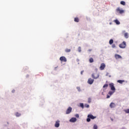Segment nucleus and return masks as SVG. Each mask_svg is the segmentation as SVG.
<instances>
[{
	"label": "nucleus",
	"mask_w": 129,
	"mask_h": 129,
	"mask_svg": "<svg viewBox=\"0 0 129 129\" xmlns=\"http://www.w3.org/2000/svg\"><path fill=\"white\" fill-rule=\"evenodd\" d=\"M116 12L117 14H120V15L124 13V10L120 9V8L118 7L116 9Z\"/></svg>",
	"instance_id": "obj_1"
},
{
	"label": "nucleus",
	"mask_w": 129,
	"mask_h": 129,
	"mask_svg": "<svg viewBox=\"0 0 129 129\" xmlns=\"http://www.w3.org/2000/svg\"><path fill=\"white\" fill-rule=\"evenodd\" d=\"M109 86L110 88H111V90H112V91H115V87H114V84L113 83H110L109 84Z\"/></svg>",
	"instance_id": "obj_2"
},
{
	"label": "nucleus",
	"mask_w": 129,
	"mask_h": 129,
	"mask_svg": "<svg viewBox=\"0 0 129 129\" xmlns=\"http://www.w3.org/2000/svg\"><path fill=\"white\" fill-rule=\"evenodd\" d=\"M92 77L94 79H97V78L99 77V75H98L97 73H93V74H92Z\"/></svg>",
	"instance_id": "obj_3"
},
{
	"label": "nucleus",
	"mask_w": 129,
	"mask_h": 129,
	"mask_svg": "<svg viewBox=\"0 0 129 129\" xmlns=\"http://www.w3.org/2000/svg\"><path fill=\"white\" fill-rule=\"evenodd\" d=\"M125 46H126L125 41H123L122 43L119 45V48H121L122 49L125 48Z\"/></svg>",
	"instance_id": "obj_4"
},
{
	"label": "nucleus",
	"mask_w": 129,
	"mask_h": 129,
	"mask_svg": "<svg viewBox=\"0 0 129 129\" xmlns=\"http://www.w3.org/2000/svg\"><path fill=\"white\" fill-rule=\"evenodd\" d=\"M59 60L61 62H67V59L66 58V57L65 56H61L59 58Z\"/></svg>",
	"instance_id": "obj_5"
},
{
	"label": "nucleus",
	"mask_w": 129,
	"mask_h": 129,
	"mask_svg": "<svg viewBox=\"0 0 129 129\" xmlns=\"http://www.w3.org/2000/svg\"><path fill=\"white\" fill-rule=\"evenodd\" d=\"M71 111H72V108L71 107H69L66 110V114H69V113H71Z\"/></svg>",
	"instance_id": "obj_6"
},
{
	"label": "nucleus",
	"mask_w": 129,
	"mask_h": 129,
	"mask_svg": "<svg viewBox=\"0 0 129 129\" xmlns=\"http://www.w3.org/2000/svg\"><path fill=\"white\" fill-rule=\"evenodd\" d=\"M93 82H94V79H92L91 78H89L88 79V84H90V85L93 84Z\"/></svg>",
	"instance_id": "obj_7"
},
{
	"label": "nucleus",
	"mask_w": 129,
	"mask_h": 129,
	"mask_svg": "<svg viewBox=\"0 0 129 129\" xmlns=\"http://www.w3.org/2000/svg\"><path fill=\"white\" fill-rule=\"evenodd\" d=\"M105 68V64L102 63H101L100 67V70H103Z\"/></svg>",
	"instance_id": "obj_8"
},
{
	"label": "nucleus",
	"mask_w": 129,
	"mask_h": 129,
	"mask_svg": "<svg viewBox=\"0 0 129 129\" xmlns=\"http://www.w3.org/2000/svg\"><path fill=\"white\" fill-rule=\"evenodd\" d=\"M88 117L91 118V119H94V118H96V116H94L92 114L88 115Z\"/></svg>",
	"instance_id": "obj_9"
},
{
	"label": "nucleus",
	"mask_w": 129,
	"mask_h": 129,
	"mask_svg": "<svg viewBox=\"0 0 129 129\" xmlns=\"http://www.w3.org/2000/svg\"><path fill=\"white\" fill-rule=\"evenodd\" d=\"M77 120V119L76 118L73 117L70 120V121L71 122H75Z\"/></svg>",
	"instance_id": "obj_10"
},
{
	"label": "nucleus",
	"mask_w": 129,
	"mask_h": 129,
	"mask_svg": "<svg viewBox=\"0 0 129 129\" xmlns=\"http://www.w3.org/2000/svg\"><path fill=\"white\" fill-rule=\"evenodd\" d=\"M54 126L55 127H59V126H60V123H59V121H56Z\"/></svg>",
	"instance_id": "obj_11"
},
{
	"label": "nucleus",
	"mask_w": 129,
	"mask_h": 129,
	"mask_svg": "<svg viewBox=\"0 0 129 129\" xmlns=\"http://www.w3.org/2000/svg\"><path fill=\"white\" fill-rule=\"evenodd\" d=\"M115 59H121V56L119 55V54H115Z\"/></svg>",
	"instance_id": "obj_12"
},
{
	"label": "nucleus",
	"mask_w": 129,
	"mask_h": 129,
	"mask_svg": "<svg viewBox=\"0 0 129 129\" xmlns=\"http://www.w3.org/2000/svg\"><path fill=\"white\" fill-rule=\"evenodd\" d=\"M115 106V104L113 102H111L110 104V107L111 108H113Z\"/></svg>",
	"instance_id": "obj_13"
},
{
	"label": "nucleus",
	"mask_w": 129,
	"mask_h": 129,
	"mask_svg": "<svg viewBox=\"0 0 129 129\" xmlns=\"http://www.w3.org/2000/svg\"><path fill=\"white\" fill-rule=\"evenodd\" d=\"M113 22L114 23H115L116 25H119V24H120V22H119L117 19L114 20Z\"/></svg>",
	"instance_id": "obj_14"
},
{
	"label": "nucleus",
	"mask_w": 129,
	"mask_h": 129,
	"mask_svg": "<svg viewBox=\"0 0 129 129\" xmlns=\"http://www.w3.org/2000/svg\"><path fill=\"white\" fill-rule=\"evenodd\" d=\"M124 36L126 39H127L128 38V33L126 32L124 34Z\"/></svg>",
	"instance_id": "obj_15"
},
{
	"label": "nucleus",
	"mask_w": 129,
	"mask_h": 129,
	"mask_svg": "<svg viewBox=\"0 0 129 129\" xmlns=\"http://www.w3.org/2000/svg\"><path fill=\"white\" fill-rule=\"evenodd\" d=\"M117 82H118V83H120V84H122V83H123V82H124V80H118Z\"/></svg>",
	"instance_id": "obj_16"
},
{
	"label": "nucleus",
	"mask_w": 129,
	"mask_h": 129,
	"mask_svg": "<svg viewBox=\"0 0 129 129\" xmlns=\"http://www.w3.org/2000/svg\"><path fill=\"white\" fill-rule=\"evenodd\" d=\"M74 21L75 22H76V23H78L79 22V18H78V17H76L74 19Z\"/></svg>",
	"instance_id": "obj_17"
},
{
	"label": "nucleus",
	"mask_w": 129,
	"mask_h": 129,
	"mask_svg": "<svg viewBox=\"0 0 129 129\" xmlns=\"http://www.w3.org/2000/svg\"><path fill=\"white\" fill-rule=\"evenodd\" d=\"M115 92V91H109L108 92V94H109V95H112L113 94V93H114Z\"/></svg>",
	"instance_id": "obj_18"
},
{
	"label": "nucleus",
	"mask_w": 129,
	"mask_h": 129,
	"mask_svg": "<svg viewBox=\"0 0 129 129\" xmlns=\"http://www.w3.org/2000/svg\"><path fill=\"white\" fill-rule=\"evenodd\" d=\"M89 61L90 63H93L94 60H93V58L92 57H91L90 58Z\"/></svg>",
	"instance_id": "obj_19"
},
{
	"label": "nucleus",
	"mask_w": 129,
	"mask_h": 129,
	"mask_svg": "<svg viewBox=\"0 0 129 129\" xmlns=\"http://www.w3.org/2000/svg\"><path fill=\"white\" fill-rule=\"evenodd\" d=\"M65 52H66V53H69V52H71V49H68V48H66L65 49Z\"/></svg>",
	"instance_id": "obj_20"
},
{
	"label": "nucleus",
	"mask_w": 129,
	"mask_h": 129,
	"mask_svg": "<svg viewBox=\"0 0 129 129\" xmlns=\"http://www.w3.org/2000/svg\"><path fill=\"white\" fill-rule=\"evenodd\" d=\"M15 115L16 116H17V117H19V116H21V113H19V112H16L15 113Z\"/></svg>",
	"instance_id": "obj_21"
},
{
	"label": "nucleus",
	"mask_w": 129,
	"mask_h": 129,
	"mask_svg": "<svg viewBox=\"0 0 129 129\" xmlns=\"http://www.w3.org/2000/svg\"><path fill=\"white\" fill-rule=\"evenodd\" d=\"M107 87H108V84H105V85H104V86H103V88H107Z\"/></svg>",
	"instance_id": "obj_22"
},
{
	"label": "nucleus",
	"mask_w": 129,
	"mask_h": 129,
	"mask_svg": "<svg viewBox=\"0 0 129 129\" xmlns=\"http://www.w3.org/2000/svg\"><path fill=\"white\" fill-rule=\"evenodd\" d=\"M120 5H122V6H125V2H124V1H121Z\"/></svg>",
	"instance_id": "obj_23"
},
{
	"label": "nucleus",
	"mask_w": 129,
	"mask_h": 129,
	"mask_svg": "<svg viewBox=\"0 0 129 129\" xmlns=\"http://www.w3.org/2000/svg\"><path fill=\"white\" fill-rule=\"evenodd\" d=\"M110 45H112V44L113 43V39H110L109 40V42Z\"/></svg>",
	"instance_id": "obj_24"
},
{
	"label": "nucleus",
	"mask_w": 129,
	"mask_h": 129,
	"mask_svg": "<svg viewBox=\"0 0 129 129\" xmlns=\"http://www.w3.org/2000/svg\"><path fill=\"white\" fill-rule=\"evenodd\" d=\"M80 106L82 107V108H84V104L83 103H80Z\"/></svg>",
	"instance_id": "obj_25"
},
{
	"label": "nucleus",
	"mask_w": 129,
	"mask_h": 129,
	"mask_svg": "<svg viewBox=\"0 0 129 129\" xmlns=\"http://www.w3.org/2000/svg\"><path fill=\"white\" fill-rule=\"evenodd\" d=\"M88 103H91V98H89L88 99Z\"/></svg>",
	"instance_id": "obj_26"
},
{
	"label": "nucleus",
	"mask_w": 129,
	"mask_h": 129,
	"mask_svg": "<svg viewBox=\"0 0 129 129\" xmlns=\"http://www.w3.org/2000/svg\"><path fill=\"white\" fill-rule=\"evenodd\" d=\"M93 128L94 129H97L98 128L97 125H96V124L94 125Z\"/></svg>",
	"instance_id": "obj_27"
},
{
	"label": "nucleus",
	"mask_w": 129,
	"mask_h": 129,
	"mask_svg": "<svg viewBox=\"0 0 129 129\" xmlns=\"http://www.w3.org/2000/svg\"><path fill=\"white\" fill-rule=\"evenodd\" d=\"M85 107H86L87 108H88L89 107V105L87 104H85Z\"/></svg>",
	"instance_id": "obj_28"
},
{
	"label": "nucleus",
	"mask_w": 129,
	"mask_h": 129,
	"mask_svg": "<svg viewBox=\"0 0 129 129\" xmlns=\"http://www.w3.org/2000/svg\"><path fill=\"white\" fill-rule=\"evenodd\" d=\"M124 111L126 112V113H129V109L125 110Z\"/></svg>",
	"instance_id": "obj_29"
},
{
	"label": "nucleus",
	"mask_w": 129,
	"mask_h": 129,
	"mask_svg": "<svg viewBox=\"0 0 129 129\" xmlns=\"http://www.w3.org/2000/svg\"><path fill=\"white\" fill-rule=\"evenodd\" d=\"M91 119L90 118L88 117V118H87V121L88 122H89V121H90Z\"/></svg>",
	"instance_id": "obj_30"
},
{
	"label": "nucleus",
	"mask_w": 129,
	"mask_h": 129,
	"mask_svg": "<svg viewBox=\"0 0 129 129\" xmlns=\"http://www.w3.org/2000/svg\"><path fill=\"white\" fill-rule=\"evenodd\" d=\"M78 51L79 52H81V47H79V48H78Z\"/></svg>",
	"instance_id": "obj_31"
},
{
	"label": "nucleus",
	"mask_w": 129,
	"mask_h": 129,
	"mask_svg": "<svg viewBox=\"0 0 129 129\" xmlns=\"http://www.w3.org/2000/svg\"><path fill=\"white\" fill-rule=\"evenodd\" d=\"M77 89L78 90V91H81V90L80 89V87H77Z\"/></svg>",
	"instance_id": "obj_32"
},
{
	"label": "nucleus",
	"mask_w": 129,
	"mask_h": 129,
	"mask_svg": "<svg viewBox=\"0 0 129 129\" xmlns=\"http://www.w3.org/2000/svg\"><path fill=\"white\" fill-rule=\"evenodd\" d=\"M112 48H115V44H112Z\"/></svg>",
	"instance_id": "obj_33"
},
{
	"label": "nucleus",
	"mask_w": 129,
	"mask_h": 129,
	"mask_svg": "<svg viewBox=\"0 0 129 129\" xmlns=\"http://www.w3.org/2000/svg\"><path fill=\"white\" fill-rule=\"evenodd\" d=\"M75 116H76V117H79V114H76V115H75Z\"/></svg>",
	"instance_id": "obj_34"
},
{
	"label": "nucleus",
	"mask_w": 129,
	"mask_h": 129,
	"mask_svg": "<svg viewBox=\"0 0 129 129\" xmlns=\"http://www.w3.org/2000/svg\"><path fill=\"white\" fill-rule=\"evenodd\" d=\"M92 51V49H89L88 50V52H91Z\"/></svg>",
	"instance_id": "obj_35"
},
{
	"label": "nucleus",
	"mask_w": 129,
	"mask_h": 129,
	"mask_svg": "<svg viewBox=\"0 0 129 129\" xmlns=\"http://www.w3.org/2000/svg\"><path fill=\"white\" fill-rule=\"evenodd\" d=\"M83 72H84V71H82L81 72V75H83Z\"/></svg>",
	"instance_id": "obj_36"
},
{
	"label": "nucleus",
	"mask_w": 129,
	"mask_h": 129,
	"mask_svg": "<svg viewBox=\"0 0 129 129\" xmlns=\"http://www.w3.org/2000/svg\"><path fill=\"white\" fill-rule=\"evenodd\" d=\"M12 92V93H15V92H16V90H13Z\"/></svg>",
	"instance_id": "obj_37"
},
{
	"label": "nucleus",
	"mask_w": 129,
	"mask_h": 129,
	"mask_svg": "<svg viewBox=\"0 0 129 129\" xmlns=\"http://www.w3.org/2000/svg\"><path fill=\"white\" fill-rule=\"evenodd\" d=\"M109 97H110V96H109V95H108L107 96L106 98H109Z\"/></svg>",
	"instance_id": "obj_38"
},
{
	"label": "nucleus",
	"mask_w": 129,
	"mask_h": 129,
	"mask_svg": "<svg viewBox=\"0 0 129 129\" xmlns=\"http://www.w3.org/2000/svg\"><path fill=\"white\" fill-rule=\"evenodd\" d=\"M122 33H125V31H123Z\"/></svg>",
	"instance_id": "obj_39"
},
{
	"label": "nucleus",
	"mask_w": 129,
	"mask_h": 129,
	"mask_svg": "<svg viewBox=\"0 0 129 129\" xmlns=\"http://www.w3.org/2000/svg\"><path fill=\"white\" fill-rule=\"evenodd\" d=\"M111 120H112V121H113V119H111Z\"/></svg>",
	"instance_id": "obj_40"
},
{
	"label": "nucleus",
	"mask_w": 129,
	"mask_h": 129,
	"mask_svg": "<svg viewBox=\"0 0 129 129\" xmlns=\"http://www.w3.org/2000/svg\"><path fill=\"white\" fill-rule=\"evenodd\" d=\"M110 25H111V23H110Z\"/></svg>",
	"instance_id": "obj_41"
}]
</instances>
